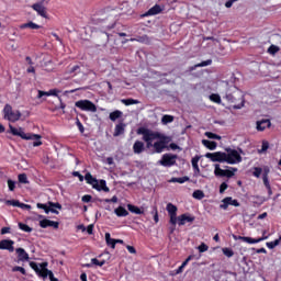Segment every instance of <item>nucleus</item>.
Masks as SVG:
<instances>
[{"label":"nucleus","mask_w":281,"mask_h":281,"mask_svg":"<svg viewBox=\"0 0 281 281\" xmlns=\"http://www.w3.org/2000/svg\"><path fill=\"white\" fill-rule=\"evenodd\" d=\"M146 150V147L144 145V142L142 140H136L133 145V151L135 155H142Z\"/></svg>","instance_id":"2eb2a0df"},{"label":"nucleus","mask_w":281,"mask_h":281,"mask_svg":"<svg viewBox=\"0 0 281 281\" xmlns=\"http://www.w3.org/2000/svg\"><path fill=\"white\" fill-rule=\"evenodd\" d=\"M9 133H11V135H14L15 137H21V139H41V135L38 134H25V132L23 131V127H14L12 126V124H9Z\"/></svg>","instance_id":"39448f33"},{"label":"nucleus","mask_w":281,"mask_h":281,"mask_svg":"<svg viewBox=\"0 0 281 281\" xmlns=\"http://www.w3.org/2000/svg\"><path fill=\"white\" fill-rule=\"evenodd\" d=\"M40 226L43 229H45L47 227H53L54 229H58L59 223L58 222H54L52 220H42V221H40Z\"/></svg>","instance_id":"ddd939ff"},{"label":"nucleus","mask_w":281,"mask_h":281,"mask_svg":"<svg viewBox=\"0 0 281 281\" xmlns=\"http://www.w3.org/2000/svg\"><path fill=\"white\" fill-rule=\"evenodd\" d=\"M81 201H82L83 203H89V202L91 201V195H89V194L83 195V196L81 198Z\"/></svg>","instance_id":"680f3d73"},{"label":"nucleus","mask_w":281,"mask_h":281,"mask_svg":"<svg viewBox=\"0 0 281 281\" xmlns=\"http://www.w3.org/2000/svg\"><path fill=\"white\" fill-rule=\"evenodd\" d=\"M2 115H3V120H7V122H19V120H21V111L19 110H13L12 105L10 104H5L3 110H2Z\"/></svg>","instance_id":"20e7f679"},{"label":"nucleus","mask_w":281,"mask_h":281,"mask_svg":"<svg viewBox=\"0 0 281 281\" xmlns=\"http://www.w3.org/2000/svg\"><path fill=\"white\" fill-rule=\"evenodd\" d=\"M205 136L209 138V139H221V136L220 135H216L212 132H206L205 133Z\"/></svg>","instance_id":"49530a36"},{"label":"nucleus","mask_w":281,"mask_h":281,"mask_svg":"<svg viewBox=\"0 0 281 281\" xmlns=\"http://www.w3.org/2000/svg\"><path fill=\"white\" fill-rule=\"evenodd\" d=\"M126 249L130 254H137V250H135V247L133 246H126Z\"/></svg>","instance_id":"338daca9"},{"label":"nucleus","mask_w":281,"mask_h":281,"mask_svg":"<svg viewBox=\"0 0 281 281\" xmlns=\"http://www.w3.org/2000/svg\"><path fill=\"white\" fill-rule=\"evenodd\" d=\"M207 249H210V247H209L205 243H202V244L198 247V250L200 251V254H205V251H207Z\"/></svg>","instance_id":"a18cd8bd"},{"label":"nucleus","mask_w":281,"mask_h":281,"mask_svg":"<svg viewBox=\"0 0 281 281\" xmlns=\"http://www.w3.org/2000/svg\"><path fill=\"white\" fill-rule=\"evenodd\" d=\"M167 212H168L169 216L177 214V206H175V204H172V203H168Z\"/></svg>","instance_id":"473e14b6"},{"label":"nucleus","mask_w":281,"mask_h":281,"mask_svg":"<svg viewBox=\"0 0 281 281\" xmlns=\"http://www.w3.org/2000/svg\"><path fill=\"white\" fill-rule=\"evenodd\" d=\"M32 10L37 12L38 16L47 19V8L43 4V1L32 4Z\"/></svg>","instance_id":"9d476101"},{"label":"nucleus","mask_w":281,"mask_h":281,"mask_svg":"<svg viewBox=\"0 0 281 281\" xmlns=\"http://www.w3.org/2000/svg\"><path fill=\"white\" fill-rule=\"evenodd\" d=\"M238 169L232 167L231 169L224 170V177H227L228 179H232L234 177V172H236Z\"/></svg>","instance_id":"f704fd0d"},{"label":"nucleus","mask_w":281,"mask_h":281,"mask_svg":"<svg viewBox=\"0 0 281 281\" xmlns=\"http://www.w3.org/2000/svg\"><path fill=\"white\" fill-rule=\"evenodd\" d=\"M1 234H10V227H2L1 228Z\"/></svg>","instance_id":"774afa93"},{"label":"nucleus","mask_w":281,"mask_h":281,"mask_svg":"<svg viewBox=\"0 0 281 281\" xmlns=\"http://www.w3.org/2000/svg\"><path fill=\"white\" fill-rule=\"evenodd\" d=\"M5 205H12L13 207H20L21 202L19 200H5Z\"/></svg>","instance_id":"58836bf2"},{"label":"nucleus","mask_w":281,"mask_h":281,"mask_svg":"<svg viewBox=\"0 0 281 281\" xmlns=\"http://www.w3.org/2000/svg\"><path fill=\"white\" fill-rule=\"evenodd\" d=\"M186 181H190V178L182 177V178H171L169 183H186Z\"/></svg>","instance_id":"c756f323"},{"label":"nucleus","mask_w":281,"mask_h":281,"mask_svg":"<svg viewBox=\"0 0 281 281\" xmlns=\"http://www.w3.org/2000/svg\"><path fill=\"white\" fill-rule=\"evenodd\" d=\"M72 175H74V177H78L79 181H85V177L82 175H80V172L74 171Z\"/></svg>","instance_id":"052dcab7"},{"label":"nucleus","mask_w":281,"mask_h":281,"mask_svg":"<svg viewBox=\"0 0 281 281\" xmlns=\"http://www.w3.org/2000/svg\"><path fill=\"white\" fill-rule=\"evenodd\" d=\"M30 267L33 268V270L41 276V278H47L49 277L50 281H58V279L56 277H54V272H52L50 270H48L47 263H42L41 266L36 265V262L32 261L30 263Z\"/></svg>","instance_id":"7ed1b4c3"},{"label":"nucleus","mask_w":281,"mask_h":281,"mask_svg":"<svg viewBox=\"0 0 281 281\" xmlns=\"http://www.w3.org/2000/svg\"><path fill=\"white\" fill-rule=\"evenodd\" d=\"M120 117H122V111L120 110L110 113V120L112 122H115V120H120Z\"/></svg>","instance_id":"c85d7f7f"},{"label":"nucleus","mask_w":281,"mask_h":281,"mask_svg":"<svg viewBox=\"0 0 281 281\" xmlns=\"http://www.w3.org/2000/svg\"><path fill=\"white\" fill-rule=\"evenodd\" d=\"M105 243L106 245H109V247H111L112 249H115V239L111 238L110 233H105Z\"/></svg>","instance_id":"bb28decb"},{"label":"nucleus","mask_w":281,"mask_h":281,"mask_svg":"<svg viewBox=\"0 0 281 281\" xmlns=\"http://www.w3.org/2000/svg\"><path fill=\"white\" fill-rule=\"evenodd\" d=\"M58 93H60V90H58V89H52V90H49V94H50V95L58 97Z\"/></svg>","instance_id":"0e129e2a"},{"label":"nucleus","mask_w":281,"mask_h":281,"mask_svg":"<svg viewBox=\"0 0 281 281\" xmlns=\"http://www.w3.org/2000/svg\"><path fill=\"white\" fill-rule=\"evenodd\" d=\"M131 41H137L138 43H150V40L148 38V36L144 35L140 36L138 38H131Z\"/></svg>","instance_id":"79ce46f5"},{"label":"nucleus","mask_w":281,"mask_h":281,"mask_svg":"<svg viewBox=\"0 0 281 281\" xmlns=\"http://www.w3.org/2000/svg\"><path fill=\"white\" fill-rule=\"evenodd\" d=\"M162 124H170L171 122H175V116L172 115H164L161 119Z\"/></svg>","instance_id":"4c0bfd02"},{"label":"nucleus","mask_w":281,"mask_h":281,"mask_svg":"<svg viewBox=\"0 0 281 281\" xmlns=\"http://www.w3.org/2000/svg\"><path fill=\"white\" fill-rule=\"evenodd\" d=\"M170 216V223L171 225H177V221H179V217H177V214L169 215Z\"/></svg>","instance_id":"864d4df0"},{"label":"nucleus","mask_w":281,"mask_h":281,"mask_svg":"<svg viewBox=\"0 0 281 281\" xmlns=\"http://www.w3.org/2000/svg\"><path fill=\"white\" fill-rule=\"evenodd\" d=\"M240 153L243 150H236V149H226V153L223 151H216V153H206L205 157L206 159H211V161H218L220 164H229L231 166H234L236 164H240L243 161V157L240 156Z\"/></svg>","instance_id":"f257e3e1"},{"label":"nucleus","mask_w":281,"mask_h":281,"mask_svg":"<svg viewBox=\"0 0 281 281\" xmlns=\"http://www.w3.org/2000/svg\"><path fill=\"white\" fill-rule=\"evenodd\" d=\"M210 65H212V59L202 61V63L195 65V67H207V66H210Z\"/></svg>","instance_id":"8fccbe9b"},{"label":"nucleus","mask_w":281,"mask_h":281,"mask_svg":"<svg viewBox=\"0 0 281 281\" xmlns=\"http://www.w3.org/2000/svg\"><path fill=\"white\" fill-rule=\"evenodd\" d=\"M226 100L233 104V109H243V106H245V99H243V94H240V92L227 94Z\"/></svg>","instance_id":"423d86ee"},{"label":"nucleus","mask_w":281,"mask_h":281,"mask_svg":"<svg viewBox=\"0 0 281 281\" xmlns=\"http://www.w3.org/2000/svg\"><path fill=\"white\" fill-rule=\"evenodd\" d=\"M26 27H29L30 30H41V25L34 22H27L20 25V30H26Z\"/></svg>","instance_id":"5701e85b"},{"label":"nucleus","mask_w":281,"mask_h":281,"mask_svg":"<svg viewBox=\"0 0 281 281\" xmlns=\"http://www.w3.org/2000/svg\"><path fill=\"white\" fill-rule=\"evenodd\" d=\"M158 164L160 166H165V168H170V166H175L177 164V155L165 154Z\"/></svg>","instance_id":"1a4fd4ad"},{"label":"nucleus","mask_w":281,"mask_h":281,"mask_svg":"<svg viewBox=\"0 0 281 281\" xmlns=\"http://www.w3.org/2000/svg\"><path fill=\"white\" fill-rule=\"evenodd\" d=\"M43 95L49 97V95H50V94H49V91L45 92V91H43V90H38L37 98L41 99V98H43Z\"/></svg>","instance_id":"4d7b16f0"},{"label":"nucleus","mask_w":281,"mask_h":281,"mask_svg":"<svg viewBox=\"0 0 281 281\" xmlns=\"http://www.w3.org/2000/svg\"><path fill=\"white\" fill-rule=\"evenodd\" d=\"M85 179H86L87 183H89L92 187H94L97 184V181H98V179L93 178V176L91 173H87L85 176Z\"/></svg>","instance_id":"cd10ccee"},{"label":"nucleus","mask_w":281,"mask_h":281,"mask_svg":"<svg viewBox=\"0 0 281 281\" xmlns=\"http://www.w3.org/2000/svg\"><path fill=\"white\" fill-rule=\"evenodd\" d=\"M202 144H203V146H205L206 148H209V150H216V142L203 139V140H202Z\"/></svg>","instance_id":"393cba45"},{"label":"nucleus","mask_w":281,"mask_h":281,"mask_svg":"<svg viewBox=\"0 0 281 281\" xmlns=\"http://www.w3.org/2000/svg\"><path fill=\"white\" fill-rule=\"evenodd\" d=\"M33 143V146L34 147H37V146H43V142H41V138H35V139H31Z\"/></svg>","instance_id":"6e6d98bb"},{"label":"nucleus","mask_w":281,"mask_h":281,"mask_svg":"<svg viewBox=\"0 0 281 281\" xmlns=\"http://www.w3.org/2000/svg\"><path fill=\"white\" fill-rule=\"evenodd\" d=\"M269 236L260 237L258 239H254L251 237H244L243 243H247L248 245H256L257 243H262V240H267Z\"/></svg>","instance_id":"6ab92c4d"},{"label":"nucleus","mask_w":281,"mask_h":281,"mask_svg":"<svg viewBox=\"0 0 281 281\" xmlns=\"http://www.w3.org/2000/svg\"><path fill=\"white\" fill-rule=\"evenodd\" d=\"M121 102L122 104H125V106H131V104H139V101L135 99H123Z\"/></svg>","instance_id":"2f4dec72"},{"label":"nucleus","mask_w":281,"mask_h":281,"mask_svg":"<svg viewBox=\"0 0 281 281\" xmlns=\"http://www.w3.org/2000/svg\"><path fill=\"white\" fill-rule=\"evenodd\" d=\"M114 214H116V216H128V211H126V209H124L123 206H119L117 209L114 210Z\"/></svg>","instance_id":"a878e982"},{"label":"nucleus","mask_w":281,"mask_h":281,"mask_svg":"<svg viewBox=\"0 0 281 281\" xmlns=\"http://www.w3.org/2000/svg\"><path fill=\"white\" fill-rule=\"evenodd\" d=\"M91 263L95 265L97 267H104L105 261L104 260L100 261V260H98L95 258H92L91 259Z\"/></svg>","instance_id":"de8ad7c7"},{"label":"nucleus","mask_w":281,"mask_h":281,"mask_svg":"<svg viewBox=\"0 0 281 281\" xmlns=\"http://www.w3.org/2000/svg\"><path fill=\"white\" fill-rule=\"evenodd\" d=\"M160 12H164V7L155 4L153 8L148 10L147 14L148 16H155V14H160Z\"/></svg>","instance_id":"412c9836"},{"label":"nucleus","mask_w":281,"mask_h":281,"mask_svg":"<svg viewBox=\"0 0 281 281\" xmlns=\"http://www.w3.org/2000/svg\"><path fill=\"white\" fill-rule=\"evenodd\" d=\"M12 271H13V273L16 271H20V273H22V276H25V268H23V267L15 266L12 268Z\"/></svg>","instance_id":"09e8293b"},{"label":"nucleus","mask_w":281,"mask_h":281,"mask_svg":"<svg viewBox=\"0 0 281 281\" xmlns=\"http://www.w3.org/2000/svg\"><path fill=\"white\" fill-rule=\"evenodd\" d=\"M7 183L10 192H14V189L16 188V182L14 180L9 179Z\"/></svg>","instance_id":"37998d69"},{"label":"nucleus","mask_w":281,"mask_h":281,"mask_svg":"<svg viewBox=\"0 0 281 281\" xmlns=\"http://www.w3.org/2000/svg\"><path fill=\"white\" fill-rule=\"evenodd\" d=\"M137 134L143 135V139L146 143L147 148H153L154 142H157L159 139H166V136H164V134L144 127L138 128Z\"/></svg>","instance_id":"f03ea898"},{"label":"nucleus","mask_w":281,"mask_h":281,"mask_svg":"<svg viewBox=\"0 0 281 281\" xmlns=\"http://www.w3.org/2000/svg\"><path fill=\"white\" fill-rule=\"evenodd\" d=\"M236 1H238V0H228V1L225 3V8H232V5H234V3H236Z\"/></svg>","instance_id":"69168bd1"},{"label":"nucleus","mask_w":281,"mask_h":281,"mask_svg":"<svg viewBox=\"0 0 281 281\" xmlns=\"http://www.w3.org/2000/svg\"><path fill=\"white\" fill-rule=\"evenodd\" d=\"M37 207L38 210H44L45 214H49V212H52L53 214H58L57 210H63V205H60V203H54V202H49L48 205L43 203H37Z\"/></svg>","instance_id":"6e6552de"},{"label":"nucleus","mask_w":281,"mask_h":281,"mask_svg":"<svg viewBox=\"0 0 281 281\" xmlns=\"http://www.w3.org/2000/svg\"><path fill=\"white\" fill-rule=\"evenodd\" d=\"M127 210H130L133 214H143L144 213V212H142V209H139L133 204H128Z\"/></svg>","instance_id":"72a5a7b5"},{"label":"nucleus","mask_w":281,"mask_h":281,"mask_svg":"<svg viewBox=\"0 0 281 281\" xmlns=\"http://www.w3.org/2000/svg\"><path fill=\"white\" fill-rule=\"evenodd\" d=\"M126 128V124L120 123L114 128V137H120V135H124V131Z\"/></svg>","instance_id":"4be33fe9"},{"label":"nucleus","mask_w":281,"mask_h":281,"mask_svg":"<svg viewBox=\"0 0 281 281\" xmlns=\"http://www.w3.org/2000/svg\"><path fill=\"white\" fill-rule=\"evenodd\" d=\"M214 175L216 177H225V169H221L220 165H215Z\"/></svg>","instance_id":"c9c22d12"},{"label":"nucleus","mask_w":281,"mask_h":281,"mask_svg":"<svg viewBox=\"0 0 281 281\" xmlns=\"http://www.w3.org/2000/svg\"><path fill=\"white\" fill-rule=\"evenodd\" d=\"M260 175H262V169H261V168H255L254 177L259 178V177H260Z\"/></svg>","instance_id":"13d9d810"},{"label":"nucleus","mask_w":281,"mask_h":281,"mask_svg":"<svg viewBox=\"0 0 281 281\" xmlns=\"http://www.w3.org/2000/svg\"><path fill=\"white\" fill-rule=\"evenodd\" d=\"M263 183H265L266 188H269V177H268L267 172L263 175Z\"/></svg>","instance_id":"e2e57ef3"},{"label":"nucleus","mask_w":281,"mask_h":281,"mask_svg":"<svg viewBox=\"0 0 281 281\" xmlns=\"http://www.w3.org/2000/svg\"><path fill=\"white\" fill-rule=\"evenodd\" d=\"M194 217L188 215V214H182L178 217V225H186L187 223H193Z\"/></svg>","instance_id":"f3484780"},{"label":"nucleus","mask_w":281,"mask_h":281,"mask_svg":"<svg viewBox=\"0 0 281 281\" xmlns=\"http://www.w3.org/2000/svg\"><path fill=\"white\" fill-rule=\"evenodd\" d=\"M19 207H21V210H32V205L25 204V203H21V202H20V206Z\"/></svg>","instance_id":"bf43d9fd"},{"label":"nucleus","mask_w":281,"mask_h":281,"mask_svg":"<svg viewBox=\"0 0 281 281\" xmlns=\"http://www.w3.org/2000/svg\"><path fill=\"white\" fill-rule=\"evenodd\" d=\"M156 153H164V148H166V139H158L151 145Z\"/></svg>","instance_id":"a211bd4d"},{"label":"nucleus","mask_w":281,"mask_h":281,"mask_svg":"<svg viewBox=\"0 0 281 281\" xmlns=\"http://www.w3.org/2000/svg\"><path fill=\"white\" fill-rule=\"evenodd\" d=\"M19 228L22 231V232H26V234H30L32 233V227H30L27 224H24V223H19Z\"/></svg>","instance_id":"e433bc0d"},{"label":"nucleus","mask_w":281,"mask_h":281,"mask_svg":"<svg viewBox=\"0 0 281 281\" xmlns=\"http://www.w3.org/2000/svg\"><path fill=\"white\" fill-rule=\"evenodd\" d=\"M201 157L195 156L192 158L191 164H192V168L195 172V175H199L201 172V169L199 168V161H200Z\"/></svg>","instance_id":"b1692460"},{"label":"nucleus","mask_w":281,"mask_h":281,"mask_svg":"<svg viewBox=\"0 0 281 281\" xmlns=\"http://www.w3.org/2000/svg\"><path fill=\"white\" fill-rule=\"evenodd\" d=\"M0 249H5L7 251H14V240L12 239H2L0 240Z\"/></svg>","instance_id":"f8f14e48"},{"label":"nucleus","mask_w":281,"mask_h":281,"mask_svg":"<svg viewBox=\"0 0 281 281\" xmlns=\"http://www.w3.org/2000/svg\"><path fill=\"white\" fill-rule=\"evenodd\" d=\"M15 251H16L18 258L21 262H25V261L30 260V255L25 251V249L18 248Z\"/></svg>","instance_id":"dca6fc26"},{"label":"nucleus","mask_w":281,"mask_h":281,"mask_svg":"<svg viewBox=\"0 0 281 281\" xmlns=\"http://www.w3.org/2000/svg\"><path fill=\"white\" fill-rule=\"evenodd\" d=\"M222 252L226 258H232L234 256V250L232 248H222Z\"/></svg>","instance_id":"ea45409f"},{"label":"nucleus","mask_w":281,"mask_h":281,"mask_svg":"<svg viewBox=\"0 0 281 281\" xmlns=\"http://www.w3.org/2000/svg\"><path fill=\"white\" fill-rule=\"evenodd\" d=\"M269 126H271V121L267 119L257 121V131H265V128H269Z\"/></svg>","instance_id":"aec40b11"},{"label":"nucleus","mask_w":281,"mask_h":281,"mask_svg":"<svg viewBox=\"0 0 281 281\" xmlns=\"http://www.w3.org/2000/svg\"><path fill=\"white\" fill-rule=\"evenodd\" d=\"M75 106H77V109H80L81 111H88L90 113H95V111H98V106H95V103L89 100H79L75 103Z\"/></svg>","instance_id":"0eeeda50"},{"label":"nucleus","mask_w":281,"mask_h":281,"mask_svg":"<svg viewBox=\"0 0 281 281\" xmlns=\"http://www.w3.org/2000/svg\"><path fill=\"white\" fill-rule=\"evenodd\" d=\"M228 186L226 182H223L221 186H220V194H223V192H225V190H227Z\"/></svg>","instance_id":"5fc2aeb1"},{"label":"nucleus","mask_w":281,"mask_h":281,"mask_svg":"<svg viewBox=\"0 0 281 281\" xmlns=\"http://www.w3.org/2000/svg\"><path fill=\"white\" fill-rule=\"evenodd\" d=\"M192 196L193 199H198V201H201V199H205V193H203L202 190H195Z\"/></svg>","instance_id":"7c9ffc66"},{"label":"nucleus","mask_w":281,"mask_h":281,"mask_svg":"<svg viewBox=\"0 0 281 281\" xmlns=\"http://www.w3.org/2000/svg\"><path fill=\"white\" fill-rule=\"evenodd\" d=\"M222 203L223 204L220 205L221 210H227L229 205H233L234 207H240V203L238 202V200H234L232 199V196L223 199Z\"/></svg>","instance_id":"9b49d317"},{"label":"nucleus","mask_w":281,"mask_h":281,"mask_svg":"<svg viewBox=\"0 0 281 281\" xmlns=\"http://www.w3.org/2000/svg\"><path fill=\"white\" fill-rule=\"evenodd\" d=\"M94 190H98V192H110L109 187H106L105 180H97V184L92 187Z\"/></svg>","instance_id":"4468645a"},{"label":"nucleus","mask_w":281,"mask_h":281,"mask_svg":"<svg viewBox=\"0 0 281 281\" xmlns=\"http://www.w3.org/2000/svg\"><path fill=\"white\" fill-rule=\"evenodd\" d=\"M183 269H186V263H182L173 273V276H179V273H183Z\"/></svg>","instance_id":"603ef678"},{"label":"nucleus","mask_w":281,"mask_h":281,"mask_svg":"<svg viewBox=\"0 0 281 281\" xmlns=\"http://www.w3.org/2000/svg\"><path fill=\"white\" fill-rule=\"evenodd\" d=\"M210 100L212 102H215L216 104H221V95H218V94H211Z\"/></svg>","instance_id":"c03bdc74"},{"label":"nucleus","mask_w":281,"mask_h":281,"mask_svg":"<svg viewBox=\"0 0 281 281\" xmlns=\"http://www.w3.org/2000/svg\"><path fill=\"white\" fill-rule=\"evenodd\" d=\"M266 150H269V143L268 142L262 143L261 149L259 150V153H266Z\"/></svg>","instance_id":"3c124183"},{"label":"nucleus","mask_w":281,"mask_h":281,"mask_svg":"<svg viewBox=\"0 0 281 281\" xmlns=\"http://www.w3.org/2000/svg\"><path fill=\"white\" fill-rule=\"evenodd\" d=\"M18 180H19V183H24V184L30 183V181L27 180V175L25 173H20L18 176Z\"/></svg>","instance_id":"a19ab883"}]
</instances>
